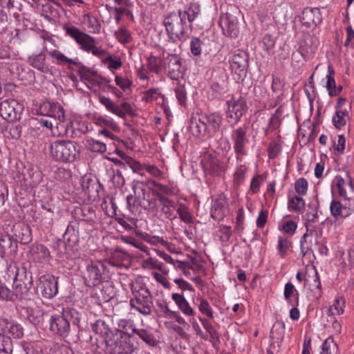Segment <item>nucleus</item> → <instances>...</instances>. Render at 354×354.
Here are the masks:
<instances>
[{
  "instance_id": "1",
  "label": "nucleus",
  "mask_w": 354,
  "mask_h": 354,
  "mask_svg": "<svg viewBox=\"0 0 354 354\" xmlns=\"http://www.w3.org/2000/svg\"><path fill=\"white\" fill-rule=\"evenodd\" d=\"M134 195L127 197V206L131 212L136 213L140 209L155 212L158 210L157 203L162 194L156 189L148 187L143 182L133 186Z\"/></svg>"
},
{
  "instance_id": "2",
  "label": "nucleus",
  "mask_w": 354,
  "mask_h": 354,
  "mask_svg": "<svg viewBox=\"0 0 354 354\" xmlns=\"http://www.w3.org/2000/svg\"><path fill=\"white\" fill-rule=\"evenodd\" d=\"M222 123L221 115L213 113L202 114L191 120L190 129L196 136H214L220 129Z\"/></svg>"
},
{
  "instance_id": "3",
  "label": "nucleus",
  "mask_w": 354,
  "mask_h": 354,
  "mask_svg": "<svg viewBox=\"0 0 354 354\" xmlns=\"http://www.w3.org/2000/svg\"><path fill=\"white\" fill-rule=\"evenodd\" d=\"M131 289L133 294L129 301L131 308L143 315H151L153 307V297L146 285L136 281L131 284Z\"/></svg>"
},
{
  "instance_id": "4",
  "label": "nucleus",
  "mask_w": 354,
  "mask_h": 354,
  "mask_svg": "<svg viewBox=\"0 0 354 354\" xmlns=\"http://www.w3.org/2000/svg\"><path fill=\"white\" fill-rule=\"evenodd\" d=\"M163 24L167 33L172 42L185 40L187 37V30L192 28L186 19L180 15V11L170 12L165 17Z\"/></svg>"
},
{
  "instance_id": "5",
  "label": "nucleus",
  "mask_w": 354,
  "mask_h": 354,
  "mask_svg": "<svg viewBox=\"0 0 354 354\" xmlns=\"http://www.w3.org/2000/svg\"><path fill=\"white\" fill-rule=\"evenodd\" d=\"M138 348L133 337L115 333L106 339L105 351L109 354H132Z\"/></svg>"
},
{
  "instance_id": "6",
  "label": "nucleus",
  "mask_w": 354,
  "mask_h": 354,
  "mask_svg": "<svg viewBox=\"0 0 354 354\" xmlns=\"http://www.w3.org/2000/svg\"><path fill=\"white\" fill-rule=\"evenodd\" d=\"M50 153L57 161L72 162L75 160L77 149L72 141L55 140L50 145Z\"/></svg>"
},
{
  "instance_id": "7",
  "label": "nucleus",
  "mask_w": 354,
  "mask_h": 354,
  "mask_svg": "<svg viewBox=\"0 0 354 354\" xmlns=\"http://www.w3.org/2000/svg\"><path fill=\"white\" fill-rule=\"evenodd\" d=\"M32 286L31 272L25 267L17 268L13 281L12 299L13 301L23 299L30 290Z\"/></svg>"
},
{
  "instance_id": "8",
  "label": "nucleus",
  "mask_w": 354,
  "mask_h": 354,
  "mask_svg": "<svg viewBox=\"0 0 354 354\" xmlns=\"http://www.w3.org/2000/svg\"><path fill=\"white\" fill-rule=\"evenodd\" d=\"M240 16V10L233 6L228 8L227 12L221 15L218 24L225 35L232 38H236L239 36V17Z\"/></svg>"
},
{
  "instance_id": "9",
  "label": "nucleus",
  "mask_w": 354,
  "mask_h": 354,
  "mask_svg": "<svg viewBox=\"0 0 354 354\" xmlns=\"http://www.w3.org/2000/svg\"><path fill=\"white\" fill-rule=\"evenodd\" d=\"M105 265L100 262L88 261L86 270L82 272L84 283L88 287H95L100 285L105 279Z\"/></svg>"
},
{
  "instance_id": "10",
  "label": "nucleus",
  "mask_w": 354,
  "mask_h": 354,
  "mask_svg": "<svg viewBox=\"0 0 354 354\" xmlns=\"http://www.w3.org/2000/svg\"><path fill=\"white\" fill-rule=\"evenodd\" d=\"M72 315L69 309H63L61 314L50 316V330L61 337H66L70 332Z\"/></svg>"
},
{
  "instance_id": "11",
  "label": "nucleus",
  "mask_w": 354,
  "mask_h": 354,
  "mask_svg": "<svg viewBox=\"0 0 354 354\" xmlns=\"http://www.w3.org/2000/svg\"><path fill=\"white\" fill-rule=\"evenodd\" d=\"M24 106L15 99L5 100L0 103V115L12 122L20 120Z\"/></svg>"
},
{
  "instance_id": "12",
  "label": "nucleus",
  "mask_w": 354,
  "mask_h": 354,
  "mask_svg": "<svg viewBox=\"0 0 354 354\" xmlns=\"http://www.w3.org/2000/svg\"><path fill=\"white\" fill-rule=\"evenodd\" d=\"M201 164L205 174L211 176H221L227 169L225 162L209 153L203 155Z\"/></svg>"
},
{
  "instance_id": "13",
  "label": "nucleus",
  "mask_w": 354,
  "mask_h": 354,
  "mask_svg": "<svg viewBox=\"0 0 354 354\" xmlns=\"http://www.w3.org/2000/svg\"><path fill=\"white\" fill-rule=\"evenodd\" d=\"M99 102L105 106L107 111L122 119L126 118L127 115L131 116L135 115L131 105L127 102H122L120 104H117L109 97L105 96H100Z\"/></svg>"
},
{
  "instance_id": "14",
  "label": "nucleus",
  "mask_w": 354,
  "mask_h": 354,
  "mask_svg": "<svg viewBox=\"0 0 354 354\" xmlns=\"http://www.w3.org/2000/svg\"><path fill=\"white\" fill-rule=\"evenodd\" d=\"M37 291L44 298H53L58 292L57 278L50 274L42 275L39 277Z\"/></svg>"
},
{
  "instance_id": "15",
  "label": "nucleus",
  "mask_w": 354,
  "mask_h": 354,
  "mask_svg": "<svg viewBox=\"0 0 354 354\" xmlns=\"http://www.w3.org/2000/svg\"><path fill=\"white\" fill-rule=\"evenodd\" d=\"M227 104V117L232 118L234 122H237L248 110L246 100L241 95L232 96Z\"/></svg>"
},
{
  "instance_id": "16",
  "label": "nucleus",
  "mask_w": 354,
  "mask_h": 354,
  "mask_svg": "<svg viewBox=\"0 0 354 354\" xmlns=\"http://www.w3.org/2000/svg\"><path fill=\"white\" fill-rule=\"evenodd\" d=\"M65 30L66 34L74 39L84 51L90 52L93 48L95 43L94 37L80 31L75 26L66 27Z\"/></svg>"
},
{
  "instance_id": "17",
  "label": "nucleus",
  "mask_w": 354,
  "mask_h": 354,
  "mask_svg": "<svg viewBox=\"0 0 354 354\" xmlns=\"http://www.w3.org/2000/svg\"><path fill=\"white\" fill-rule=\"evenodd\" d=\"M230 64L232 70L239 75H245L249 67L248 54L244 50H235L230 57Z\"/></svg>"
},
{
  "instance_id": "18",
  "label": "nucleus",
  "mask_w": 354,
  "mask_h": 354,
  "mask_svg": "<svg viewBox=\"0 0 354 354\" xmlns=\"http://www.w3.org/2000/svg\"><path fill=\"white\" fill-rule=\"evenodd\" d=\"M285 333V326L283 323H275L270 330V345L267 354L278 353L281 348Z\"/></svg>"
},
{
  "instance_id": "19",
  "label": "nucleus",
  "mask_w": 354,
  "mask_h": 354,
  "mask_svg": "<svg viewBox=\"0 0 354 354\" xmlns=\"http://www.w3.org/2000/svg\"><path fill=\"white\" fill-rule=\"evenodd\" d=\"M285 333V326L283 323H275L270 330V345L267 354L278 353L281 348Z\"/></svg>"
},
{
  "instance_id": "20",
  "label": "nucleus",
  "mask_w": 354,
  "mask_h": 354,
  "mask_svg": "<svg viewBox=\"0 0 354 354\" xmlns=\"http://www.w3.org/2000/svg\"><path fill=\"white\" fill-rule=\"evenodd\" d=\"M229 204L226 196L221 194L213 200L211 216L216 221L223 220L229 213Z\"/></svg>"
},
{
  "instance_id": "21",
  "label": "nucleus",
  "mask_w": 354,
  "mask_h": 354,
  "mask_svg": "<svg viewBox=\"0 0 354 354\" xmlns=\"http://www.w3.org/2000/svg\"><path fill=\"white\" fill-rule=\"evenodd\" d=\"M27 257L32 262L41 264L48 263L51 258L48 249L41 244L31 245L29 247Z\"/></svg>"
},
{
  "instance_id": "22",
  "label": "nucleus",
  "mask_w": 354,
  "mask_h": 354,
  "mask_svg": "<svg viewBox=\"0 0 354 354\" xmlns=\"http://www.w3.org/2000/svg\"><path fill=\"white\" fill-rule=\"evenodd\" d=\"M165 59L167 75L171 79L178 80L183 75L181 58L176 54H168Z\"/></svg>"
},
{
  "instance_id": "23",
  "label": "nucleus",
  "mask_w": 354,
  "mask_h": 354,
  "mask_svg": "<svg viewBox=\"0 0 354 354\" xmlns=\"http://www.w3.org/2000/svg\"><path fill=\"white\" fill-rule=\"evenodd\" d=\"M246 130L243 127H239L233 131L232 140L234 142V149L237 155L236 159L241 162L239 156L246 155L245 147L248 142Z\"/></svg>"
},
{
  "instance_id": "24",
  "label": "nucleus",
  "mask_w": 354,
  "mask_h": 354,
  "mask_svg": "<svg viewBox=\"0 0 354 354\" xmlns=\"http://www.w3.org/2000/svg\"><path fill=\"white\" fill-rule=\"evenodd\" d=\"M330 210L334 218L333 224L338 225L341 224L343 219L351 214L352 209L344 206L339 201L333 199L330 205Z\"/></svg>"
},
{
  "instance_id": "25",
  "label": "nucleus",
  "mask_w": 354,
  "mask_h": 354,
  "mask_svg": "<svg viewBox=\"0 0 354 354\" xmlns=\"http://www.w3.org/2000/svg\"><path fill=\"white\" fill-rule=\"evenodd\" d=\"M80 79L86 81L91 86H100L103 83H109L110 81L97 74V71H91L86 67H82L79 71Z\"/></svg>"
},
{
  "instance_id": "26",
  "label": "nucleus",
  "mask_w": 354,
  "mask_h": 354,
  "mask_svg": "<svg viewBox=\"0 0 354 354\" xmlns=\"http://www.w3.org/2000/svg\"><path fill=\"white\" fill-rule=\"evenodd\" d=\"M301 21L307 28L316 26L322 21L319 10L318 8H305L302 12Z\"/></svg>"
},
{
  "instance_id": "27",
  "label": "nucleus",
  "mask_w": 354,
  "mask_h": 354,
  "mask_svg": "<svg viewBox=\"0 0 354 354\" xmlns=\"http://www.w3.org/2000/svg\"><path fill=\"white\" fill-rule=\"evenodd\" d=\"M160 209L155 210L160 214V216L172 220L176 218L174 209L176 207L175 202L169 199L167 196H160Z\"/></svg>"
},
{
  "instance_id": "28",
  "label": "nucleus",
  "mask_w": 354,
  "mask_h": 354,
  "mask_svg": "<svg viewBox=\"0 0 354 354\" xmlns=\"http://www.w3.org/2000/svg\"><path fill=\"white\" fill-rule=\"evenodd\" d=\"M317 48V39L314 36L307 34L300 41L299 51L304 57H308Z\"/></svg>"
},
{
  "instance_id": "29",
  "label": "nucleus",
  "mask_w": 354,
  "mask_h": 354,
  "mask_svg": "<svg viewBox=\"0 0 354 354\" xmlns=\"http://www.w3.org/2000/svg\"><path fill=\"white\" fill-rule=\"evenodd\" d=\"M40 111L42 115H46L48 118H57L63 120L64 110L57 103L44 102L40 107Z\"/></svg>"
},
{
  "instance_id": "30",
  "label": "nucleus",
  "mask_w": 354,
  "mask_h": 354,
  "mask_svg": "<svg viewBox=\"0 0 354 354\" xmlns=\"http://www.w3.org/2000/svg\"><path fill=\"white\" fill-rule=\"evenodd\" d=\"M46 55L44 53L32 55L28 57L29 64L44 73H51V68L46 62Z\"/></svg>"
},
{
  "instance_id": "31",
  "label": "nucleus",
  "mask_w": 354,
  "mask_h": 354,
  "mask_svg": "<svg viewBox=\"0 0 354 354\" xmlns=\"http://www.w3.org/2000/svg\"><path fill=\"white\" fill-rule=\"evenodd\" d=\"M13 234L16 240L22 244H28L32 240L30 227L22 223L13 225Z\"/></svg>"
},
{
  "instance_id": "32",
  "label": "nucleus",
  "mask_w": 354,
  "mask_h": 354,
  "mask_svg": "<svg viewBox=\"0 0 354 354\" xmlns=\"http://www.w3.org/2000/svg\"><path fill=\"white\" fill-rule=\"evenodd\" d=\"M178 11H180V15L187 22L192 25L201 13V6L198 3L192 2L184 10H178Z\"/></svg>"
},
{
  "instance_id": "33",
  "label": "nucleus",
  "mask_w": 354,
  "mask_h": 354,
  "mask_svg": "<svg viewBox=\"0 0 354 354\" xmlns=\"http://www.w3.org/2000/svg\"><path fill=\"white\" fill-rule=\"evenodd\" d=\"M171 298L176 304L178 306L179 310L185 315L188 317L194 316L195 311L190 306L188 301L185 299L183 295L178 293H173Z\"/></svg>"
},
{
  "instance_id": "34",
  "label": "nucleus",
  "mask_w": 354,
  "mask_h": 354,
  "mask_svg": "<svg viewBox=\"0 0 354 354\" xmlns=\"http://www.w3.org/2000/svg\"><path fill=\"white\" fill-rule=\"evenodd\" d=\"M317 244V240L315 237L305 233L300 241V248L303 256L311 254L313 252V247Z\"/></svg>"
},
{
  "instance_id": "35",
  "label": "nucleus",
  "mask_w": 354,
  "mask_h": 354,
  "mask_svg": "<svg viewBox=\"0 0 354 354\" xmlns=\"http://www.w3.org/2000/svg\"><path fill=\"white\" fill-rule=\"evenodd\" d=\"M305 286L313 292L317 298L322 296L321 282L316 270L312 276L308 274V279H306Z\"/></svg>"
},
{
  "instance_id": "36",
  "label": "nucleus",
  "mask_w": 354,
  "mask_h": 354,
  "mask_svg": "<svg viewBox=\"0 0 354 354\" xmlns=\"http://www.w3.org/2000/svg\"><path fill=\"white\" fill-rule=\"evenodd\" d=\"M92 330L96 333L104 336L105 343L106 344V339L111 338L114 336L115 333L111 330L109 326L103 319H97L95 323L91 325Z\"/></svg>"
},
{
  "instance_id": "37",
  "label": "nucleus",
  "mask_w": 354,
  "mask_h": 354,
  "mask_svg": "<svg viewBox=\"0 0 354 354\" xmlns=\"http://www.w3.org/2000/svg\"><path fill=\"white\" fill-rule=\"evenodd\" d=\"M199 320L202 323L203 326L206 330L207 333L209 336V341L214 347L220 342V335L213 325L205 318L199 317Z\"/></svg>"
},
{
  "instance_id": "38",
  "label": "nucleus",
  "mask_w": 354,
  "mask_h": 354,
  "mask_svg": "<svg viewBox=\"0 0 354 354\" xmlns=\"http://www.w3.org/2000/svg\"><path fill=\"white\" fill-rule=\"evenodd\" d=\"M138 328H136L133 321L127 319H122L118 322V329L115 333L127 335L133 337Z\"/></svg>"
},
{
  "instance_id": "39",
  "label": "nucleus",
  "mask_w": 354,
  "mask_h": 354,
  "mask_svg": "<svg viewBox=\"0 0 354 354\" xmlns=\"http://www.w3.org/2000/svg\"><path fill=\"white\" fill-rule=\"evenodd\" d=\"M69 124V122H66L64 112L63 120H58L57 118H55L52 136H64L67 135Z\"/></svg>"
},
{
  "instance_id": "40",
  "label": "nucleus",
  "mask_w": 354,
  "mask_h": 354,
  "mask_svg": "<svg viewBox=\"0 0 354 354\" xmlns=\"http://www.w3.org/2000/svg\"><path fill=\"white\" fill-rule=\"evenodd\" d=\"M165 62L160 57L150 55L147 58V68L151 73L159 74Z\"/></svg>"
},
{
  "instance_id": "41",
  "label": "nucleus",
  "mask_w": 354,
  "mask_h": 354,
  "mask_svg": "<svg viewBox=\"0 0 354 354\" xmlns=\"http://www.w3.org/2000/svg\"><path fill=\"white\" fill-rule=\"evenodd\" d=\"M48 317L47 313L39 309H31L28 315L29 322L35 326L42 324Z\"/></svg>"
},
{
  "instance_id": "42",
  "label": "nucleus",
  "mask_w": 354,
  "mask_h": 354,
  "mask_svg": "<svg viewBox=\"0 0 354 354\" xmlns=\"http://www.w3.org/2000/svg\"><path fill=\"white\" fill-rule=\"evenodd\" d=\"M139 337L150 346H156L158 341L154 337L153 334L144 328L137 329L136 333Z\"/></svg>"
},
{
  "instance_id": "43",
  "label": "nucleus",
  "mask_w": 354,
  "mask_h": 354,
  "mask_svg": "<svg viewBox=\"0 0 354 354\" xmlns=\"http://www.w3.org/2000/svg\"><path fill=\"white\" fill-rule=\"evenodd\" d=\"M86 146L93 152L104 153L106 151V145L105 142L93 138L87 139Z\"/></svg>"
},
{
  "instance_id": "44",
  "label": "nucleus",
  "mask_w": 354,
  "mask_h": 354,
  "mask_svg": "<svg viewBox=\"0 0 354 354\" xmlns=\"http://www.w3.org/2000/svg\"><path fill=\"white\" fill-rule=\"evenodd\" d=\"M43 175L41 171L38 169H30L28 171V177L25 180L31 187H37L42 180Z\"/></svg>"
},
{
  "instance_id": "45",
  "label": "nucleus",
  "mask_w": 354,
  "mask_h": 354,
  "mask_svg": "<svg viewBox=\"0 0 354 354\" xmlns=\"http://www.w3.org/2000/svg\"><path fill=\"white\" fill-rule=\"evenodd\" d=\"M6 334V335H8L10 338L20 339L24 335V329L20 324L9 321V326H8Z\"/></svg>"
},
{
  "instance_id": "46",
  "label": "nucleus",
  "mask_w": 354,
  "mask_h": 354,
  "mask_svg": "<svg viewBox=\"0 0 354 354\" xmlns=\"http://www.w3.org/2000/svg\"><path fill=\"white\" fill-rule=\"evenodd\" d=\"M288 207L291 211L301 212L305 207V201L301 197L295 196L288 200Z\"/></svg>"
},
{
  "instance_id": "47",
  "label": "nucleus",
  "mask_w": 354,
  "mask_h": 354,
  "mask_svg": "<svg viewBox=\"0 0 354 354\" xmlns=\"http://www.w3.org/2000/svg\"><path fill=\"white\" fill-rule=\"evenodd\" d=\"M12 245V239L8 235L0 232V256L3 257L9 250L11 251Z\"/></svg>"
},
{
  "instance_id": "48",
  "label": "nucleus",
  "mask_w": 354,
  "mask_h": 354,
  "mask_svg": "<svg viewBox=\"0 0 354 354\" xmlns=\"http://www.w3.org/2000/svg\"><path fill=\"white\" fill-rule=\"evenodd\" d=\"M337 351V344L332 337H329L324 342L320 354H333Z\"/></svg>"
},
{
  "instance_id": "49",
  "label": "nucleus",
  "mask_w": 354,
  "mask_h": 354,
  "mask_svg": "<svg viewBox=\"0 0 354 354\" xmlns=\"http://www.w3.org/2000/svg\"><path fill=\"white\" fill-rule=\"evenodd\" d=\"M114 153L118 155L133 170L135 171L140 168V164L131 157L127 156L123 151L116 148Z\"/></svg>"
},
{
  "instance_id": "50",
  "label": "nucleus",
  "mask_w": 354,
  "mask_h": 354,
  "mask_svg": "<svg viewBox=\"0 0 354 354\" xmlns=\"http://www.w3.org/2000/svg\"><path fill=\"white\" fill-rule=\"evenodd\" d=\"M81 185L83 191L88 194H91L95 190L96 183L89 176H84L81 179Z\"/></svg>"
},
{
  "instance_id": "51",
  "label": "nucleus",
  "mask_w": 354,
  "mask_h": 354,
  "mask_svg": "<svg viewBox=\"0 0 354 354\" xmlns=\"http://www.w3.org/2000/svg\"><path fill=\"white\" fill-rule=\"evenodd\" d=\"M344 304L342 297L335 299L333 304L328 308V313L331 315H342L344 313Z\"/></svg>"
},
{
  "instance_id": "52",
  "label": "nucleus",
  "mask_w": 354,
  "mask_h": 354,
  "mask_svg": "<svg viewBox=\"0 0 354 354\" xmlns=\"http://www.w3.org/2000/svg\"><path fill=\"white\" fill-rule=\"evenodd\" d=\"M291 242L286 238L279 236L277 249L282 259L286 257L288 250L291 247Z\"/></svg>"
},
{
  "instance_id": "53",
  "label": "nucleus",
  "mask_w": 354,
  "mask_h": 354,
  "mask_svg": "<svg viewBox=\"0 0 354 354\" xmlns=\"http://www.w3.org/2000/svg\"><path fill=\"white\" fill-rule=\"evenodd\" d=\"M334 70L331 66H328V74L326 75V88L328 91L330 96H337V92L335 90H333V87L336 86L335 79L333 77Z\"/></svg>"
},
{
  "instance_id": "54",
  "label": "nucleus",
  "mask_w": 354,
  "mask_h": 354,
  "mask_svg": "<svg viewBox=\"0 0 354 354\" xmlns=\"http://www.w3.org/2000/svg\"><path fill=\"white\" fill-rule=\"evenodd\" d=\"M247 171L248 167L245 165L240 164L237 166L234 175V181L237 186H239L244 181Z\"/></svg>"
},
{
  "instance_id": "55",
  "label": "nucleus",
  "mask_w": 354,
  "mask_h": 354,
  "mask_svg": "<svg viewBox=\"0 0 354 354\" xmlns=\"http://www.w3.org/2000/svg\"><path fill=\"white\" fill-rule=\"evenodd\" d=\"M12 344L10 337L8 335H0V352L12 353Z\"/></svg>"
},
{
  "instance_id": "56",
  "label": "nucleus",
  "mask_w": 354,
  "mask_h": 354,
  "mask_svg": "<svg viewBox=\"0 0 354 354\" xmlns=\"http://www.w3.org/2000/svg\"><path fill=\"white\" fill-rule=\"evenodd\" d=\"M21 127L19 125L11 124L5 131V135L10 139H18L21 136Z\"/></svg>"
},
{
  "instance_id": "57",
  "label": "nucleus",
  "mask_w": 354,
  "mask_h": 354,
  "mask_svg": "<svg viewBox=\"0 0 354 354\" xmlns=\"http://www.w3.org/2000/svg\"><path fill=\"white\" fill-rule=\"evenodd\" d=\"M143 266L149 269H158L161 272L163 270V263L160 262L157 259L149 257L144 260Z\"/></svg>"
},
{
  "instance_id": "58",
  "label": "nucleus",
  "mask_w": 354,
  "mask_h": 354,
  "mask_svg": "<svg viewBox=\"0 0 354 354\" xmlns=\"http://www.w3.org/2000/svg\"><path fill=\"white\" fill-rule=\"evenodd\" d=\"M53 178L59 181L67 180L71 178V171L64 167H59L54 171Z\"/></svg>"
},
{
  "instance_id": "59",
  "label": "nucleus",
  "mask_w": 354,
  "mask_h": 354,
  "mask_svg": "<svg viewBox=\"0 0 354 354\" xmlns=\"http://www.w3.org/2000/svg\"><path fill=\"white\" fill-rule=\"evenodd\" d=\"M203 41L198 37H193L190 42V50L194 56H198L202 53Z\"/></svg>"
},
{
  "instance_id": "60",
  "label": "nucleus",
  "mask_w": 354,
  "mask_h": 354,
  "mask_svg": "<svg viewBox=\"0 0 354 354\" xmlns=\"http://www.w3.org/2000/svg\"><path fill=\"white\" fill-rule=\"evenodd\" d=\"M177 212L181 221L190 223L192 222V216L189 212L187 207L184 204H180L177 209Z\"/></svg>"
},
{
  "instance_id": "61",
  "label": "nucleus",
  "mask_w": 354,
  "mask_h": 354,
  "mask_svg": "<svg viewBox=\"0 0 354 354\" xmlns=\"http://www.w3.org/2000/svg\"><path fill=\"white\" fill-rule=\"evenodd\" d=\"M198 309L201 313L205 315L210 319L214 318L213 311L211 308L209 303L204 299H200V304L198 305Z\"/></svg>"
},
{
  "instance_id": "62",
  "label": "nucleus",
  "mask_w": 354,
  "mask_h": 354,
  "mask_svg": "<svg viewBox=\"0 0 354 354\" xmlns=\"http://www.w3.org/2000/svg\"><path fill=\"white\" fill-rule=\"evenodd\" d=\"M115 37L122 44L129 43L131 39L129 30L124 27L120 28L115 32Z\"/></svg>"
},
{
  "instance_id": "63",
  "label": "nucleus",
  "mask_w": 354,
  "mask_h": 354,
  "mask_svg": "<svg viewBox=\"0 0 354 354\" xmlns=\"http://www.w3.org/2000/svg\"><path fill=\"white\" fill-rule=\"evenodd\" d=\"M82 213V219L88 222L93 221L95 218L94 209L91 207L85 206L80 209Z\"/></svg>"
},
{
  "instance_id": "64",
  "label": "nucleus",
  "mask_w": 354,
  "mask_h": 354,
  "mask_svg": "<svg viewBox=\"0 0 354 354\" xmlns=\"http://www.w3.org/2000/svg\"><path fill=\"white\" fill-rule=\"evenodd\" d=\"M160 95L158 88H150L143 93L142 100L147 102L156 100Z\"/></svg>"
}]
</instances>
